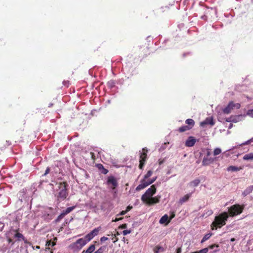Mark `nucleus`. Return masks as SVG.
<instances>
[{
  "instance_id": "c03bdc74",
  "label": "nucleus",
  "mask_w": 253,
  "mask_h": 253,
  "mask_svg": "<svg viewBox=\"0 0 253 253\" xmlns=\"http://www.w3.org/2000/svg\"><path fill=\"white\" fill-rule=\"evenodd\" d=\"M248 114L250 116L253 117V109L250 110L248 111Z\"/></svg>"
},
{
  "instance_id": "4be33fe9",
  "label": "nucleus",
  "mask_w": 253,
  "mask_h": 253,
  "mask_svg": "<svg viewBox=\"0 0 253 253\" xmlns=\"http://www.w3.org/2000/svg\"><path fill=\"white\" fill-rule=\"evenodd\" d=\"M101 229V227L100 226H99V227L94 229L90 233L92 235L93 237H94L98 234V233L100 231Z\"/></svg>"
},
{
  "instance_id": "5701e85b",
  "label": "nucleus",
  "mask_w": 253,
  "mask_h": 253,
  "mask_svg": "<svg viewBox=\"0 0 253 253\" xmlns=\"http://www.w3.org/2000/svg\"><path fill=\"white\" fill-rule=\"evenodd\" d=\"M185 123L187 124L189 127H191V129L195 125L194 121L192 119H188L186 120Z\"/></svg>"
},
{
  "instance_id": "bb28decb",
  "label": "nucleus",
  "mask_w": 253,
  "mask_h": 253,
  "mask_svg": "<svg viewBox=\"0 0 253 253\" xmlns=\"http://www.w3.org/2000/svg\"><path fill=\"white\" fill-rule=\"evenodd\" d=\"M164 251V249L161 246H157L154 249V253H159L160 252H163Z\"/></svg>"
},
{
  "instance_id": "b1692460",
  "label": "nucleus",
  "mask_w": 253,
  "mask_h": 253,
  "mask_svg": "<svg viewBox=\"0 0 253 253\" xmlns=\"http://www.w3.org/2000/svg\"><path fill=\"white\" fill-rule=\"evenodd\" d=\"M190 129H191V127H189L188 126H183L180 127L177 130L179 132H183Z\"/></svg>"
},
{
  "instance_id": "20e7f679",
  "label": "nucleus",
  "mask_w": 253,
  "mask_h": 253,
  "mask_svg": "<svg viewBox=\"0 0 253 253\" xmlns=\"http://www.w3.org/2000/svg\"><path fill=\"white\" fill-rule=\"evenodd\" d=\"M156 192V187L155 185H152L148 188L145 193L142 196L141 200L146 201L149 198L151 197Z\"/></svg>"
},
{
  "instance_id": "1a4fd4ad",
  "label": "nucleus",
  "mask_w": 253,
  "mask_h": 253,
  "mask_svg": "<svg viewBox=\"0 0 253 253\" xmlns=\"http://www.w3.org/2000/svg\"><path fill=\"white\" fill-rule=\"evenodd\" d=\"M107 184L108 185H111V189H115L118 185L117 179L113 176H109L107 178Z\"/></svg>"
},
{
  "instance_id": "ea45409f",
  "label": "nucleus",
  "mask_w": 253,
  "mask_h": 253,
  "mask_svg": "<svg viewBox=\"0 0 253 253\" xmlns=\"http://www.w3.org/2000/svg\"><path fill=\"white\" fill-rule=\"evenodd\" d=\"M131 233L130 230H125L123 231V234L125 236Z\"/></svg>"
},
{
  "instance_id": "6ab92c4d",
  "label": "nucleus",
  "mask_w": 253,
  "mask_h": 253,
  "mask_svg": "<svg viewBox=\"0 0 253 253\" xmlns=\"http://www.w3.org/2000/svg\"><path fill=\"white\" fill-rule=\"evenodd\" d=\"M95 245H91L86 250H84L82 253H92L95 251Z\"/></svg>"
},
{
  "instance_id": "f704fd0d",
  "label": "nucleus",
  "mask_w": 253,
  "mask_h": 253,
  "mask_svg": "<svg viewBox=\"0 0 253 253\" xmlns=\"http://www.w3.org/2000/svg\"><path fill=\"white\" fill-rule=\"evenodd\" d=\"M252 142H253V137L251 139H250L247 140V141L245 142L244 143H242L241 145H248Z\"/></svg>"
},
{
  "instance_id": "e433bc0d",
  "label": "nucleus",
  "mask_w": 253,
  "mask_h": 253,
  "mask_svg": "<svg viewBox=\"0 0 253 253\" xmlns=\"http://www.w3.org/2000/svg\"><path fill=\"white\" fill-rule=\"evenodd\" d=\"M90 155H91V158L92 160L93 161H95L96 160L97 158H96L95 155L94 154V153L93 152H90Z\"/></svg>"
},
{
  "instance_id": "ddd939ff",
  "label": "nucleus",
  "mask_w": 253,
  "mask_h": 253,
  "mask_svg": "<svg viewBox=\"0 0 253 253\" xmlns=\"http://www.w3.org/2000/svg\"><path fill=\"white\" fill-rule=\"evenodd\" d=\"M192 193H190L185 195L184 196L180 198L178 201L179 204L182 205L184 203L188 201Z\"/></svg>"
},
{
  "instance_id": "49530a36",
  "label": "nucleus",
  "mask_w": 253,
  "mask_h": 253,
  "mask_svg": "<svg viewBox=\"0 0 253 253\" xmlns=\"http://www.w3.org/2000/svg\"><path fill=\"white\" fill-rule=\"evenodd\" d=\"M49 171H50V168L48 167L46 168L43 175L45 176V175H47L49 172Z\"/></svg>"
},
{
  "instance_id": "7c9ffc66",
  "label": "nucleus",
  "mask_w": 253,
  "mask_h": 253,
  "mask_svg": "<svg viewBox=\"0 0 253 253\" xmlns=\"http://www.w3.org/2000/svg\"><path fill=\"white\" fill-rule=\"evenodd\" d=\"M153 174V171L151 170H149L147 171V173L144 175L143 179L147 180L148 178H149L152 174Z\"/></svg>"
},
{
  "instance_id": "a18cd8bd",
  "label": "nucleus",
  "mask_w": 253,
  "mask_h": 253,
  "mask_svg": "<svg viewBox=\"0 0 253 253\" xmlns=\"http://www.w3.org/2000/svg\"><path fill=\"white\" fill-rule=\"evenodd\" d=\"M157 177L153 178L151 180H148V182H150V185L154 182V181L156 180Z\"/></svg>"
},
{
  "instance_id": "39448f33",
  "label": "nucleus",
  "mask_w": 253,
  "mask_h": 253,
  "mask_svg": "<svg viewBox=\"0 0 253 253\" xmlns=\"http://www.w3.org/2000/svg\"><path fill=\"white\" fill-rule=\"evenodd\" d=\"M142 152L141 153L139 159V168L142 169L147 159V149L145 147L142 149Z\"/></svg>"
},
{
  "instance_id": "4468645a",
  "label": "nucleus",
  "mask_w": 253,
  "mask_h": 253,
  "mask_svg": "<svg viewBox=\"0 0 253 253\" xmlns=\"http://www.w3.org/2000/svg\"><path fill=\"white\" fill-rule=\"evenodd\" d=\"M214 161V159L211 157H205L202 161L203 166H208L212 163Z\"/></svg>"
},
{
  "instance_id": "c756f323",
  "label": "nucleus",
  "mask_w": 253,
  "mask_h": 253,
  "mask_svg": "<svg viewBox=\"0 0 253 253\" xmlns=\"http://www.w3.org/2000/svg\"><path fill=\"white\" fill-rule=\"evenodd\" d=\"M93 238V237L92 235L90 234V233H89L85 236L84 239H85L87 243L88 242L90 241Z\"/></svg>"
},
{
  "instance_id": "72a5a7b5",
  "label": "nucleus",
  "mask_w": 253,
  "mask_h": 253,
  "mask_svg": "<svg viewBox=\"0 0 253 253\" xmlns=\"http://www.w3.org/2000/svg\"><path fill=\"white\" fill-rule=\"evenodd\" d=\"M106 249V247L105 246H102L101 247H100L97 250V251L98 252V253H103L105 249Z\"/></svg>"
},
{
  "instance_id": "bf43d9fd",
  "label": "nucleus",
  "mask_w": 253,
  "mask_h": 253,
  "mask_svg": "<svg viewBox=\"0 0 253 253\" xmlns=\"http://www.w3.org/2000/svg\"><path fill=\"white\" fill-rule=\"evenodd\" d=\"M64 228V226L62 225V226L59 229V231H62Z\"/></svg>"
},
{
  "instance_id": "c9c22d12",
  "label": "nucleus",
  "mask_w": 253,
  "mask_h": 253,
  "mask_svg": "<svg viewBox=\"0 0 253 253\" xmlns=\"http://www.w3.org/2000/svg\"><path fill=\"white\" fill-rule=\"evenodd\" d=\"M111 236H112V240H113V243H116L119 240L118 238L117 237L116 235L112 234Z\"/></svg>"
},
{
  "instance_id": "a878e982",
  "label": "nucleus",
  "mask_w": 253,
  "mask_h": 253,
  "mask_svg": "<svg viewBox=\"0 0 253 253\" xmlns=\"http://www.w3.org/2000/svg\"><path fill=\"white\" fill-rule=\"evenodd\" d=\"M16 233H15V234L14 235V237L15 238H17V240L18 241H20L21 240H22V239H24V236L23 235V234H22L21 233H19L17 230H15V231Z\"/></svg>"
},
{
  "instance_id": "393cba45",
  "label": "nucleus",
  "mask_w": 253,
  "mask_h": 253,
  "mask_svg": "<svg viewBox=\"0 0 253 253\" xmlns=\"http://www.w3.org/2000/svg\"><path fill=\"white\" fill-rule=\"evenodd\" d=\"M244 160H253V153L246 154L243 157Z\"/></svg>"
},
{
  "instance_id": "69168bd1",
  "label": "nucleus",
  "mask_w": 253,
  "mask_h": 253,
  "mask_svg": "<svg viewBox=\"0 0 253 253\" xmlns=\"http://www.w3.org/2000/svg\"><path fill=\"white\" fill-rule=\"evenodd\" d=\"M232 124H230V127H232Z\"/></svg>"
},
{
  "instance_id": "412c9836",
  "label": "nucleus",
  "mask_w": 253,
  "mask_h": 253,
  "mask_svg": "<svg viewBox=\"0 0 253 253\" xmlns=\"http://www.w3.org/2000/svg\"><path fill=\"white\" fill-rule=\"evenodd\" d=\"M242 168L241 167H237L234 166H231L228 167L227 170L231 171H237L241 170Z\"/></svg>"
},
{
  "instance_id": "f03ea898",
  "label": "nucleus",
  "mask_w": 253,
  "mask_h": 253,
  "mask_svg": "<svg viewBox=\"0 0 253 253\" xmlns=\"http://www.w3.org/2000/svg\"><path fill=\"white\" fill-rule=\"evenodd\" d=\"M68 184L66 182H60L58 184V190H57L55 194L58 201L64 200L68 196Z\"/></svg>"
},
{
  "instance_id": "f3484780",
  "label": "nucleus",
  "mask_w": 253,
  "mask_h": 253,
  "mask_svg": "<svg viewBox=\"0 0 253 253\" xmlns=\"http://www.w3.org/2000/svg\"><path fill=\"white\" fill-rule=\"evenodd\" d=\"M96 167L104 174H106L108 172V170L105 169L104 166L101 164H96Z\"/></svg>"
},
{
  "instance_id": "c85d7f7f",
  "label": "nucleus",
  "mask_w": 253,
  "mask_h": 253,
  "mask_svg": "<svg viewBox=\"0 0 253 253\" xmlns=\"http://www.w3.org/2000/svg\"><path fill=\"white\" fill-rule=\"evenodd\" d=\"M200 182V180H199L198 179H195L190 182V185L193 186L194 187H196L199 185Z\"/></svg>"
},
{
  "instance_id": "79ce46f5",
  "label": "nucleus",
  "mask_w": 253,
  "mask_h": 253,
  "mask_svg": "<svg viewBox=\"0 0 253 253\" xmlns=\"http://www.w3.org/2000/svg\"><path fill=\"white\" fill-rule=\"evenodd\" d=\"M226 121L228 122H236V121L234 119H232V117L228 118L226 119Z\"/></svg>"
},
{
  "instance_id": "cd10ccee",
  "label": "nucleus",
  "mask_w": 253,
  "mask_h": 253,
  "mask_svg": "<svg viewBox=\"0 0 253 253\" xmlns=\"http://www.w3.org/2000/svg\"><path fill=\"white\" fill-rule=\"evenodd\" d=\"M212 234L211 233H208L206 234L204 237L203 238L201 243H203L207 241V240L209 239L210 237L212 236Z\"/></svg>"
},
{
  "instance_id": "6e6552de",
  "label": "nucleus",
  "mask_w": 253,
  "mask_h": 253,
  "mask_svg": "<svg viewBox=\"0 0 253 253\" xmlns=\"http://www.w3.org/2000/svg\"><path fill=\"white\" fill-rule=\"evenodd\" d=\"M87 243L85 239L83 238H80L76 241V242L72 244V247L73 248L80 250L84 246H85Z\"/></svg>"
},
{
  "instance_id": "a19ab883",
  "label": "nucleus",
  "mask_w": 253,
  "mask_h": 253,
  "mask_svg": "<svg viewBox=\"0 0 253 253\" xmlns=\"http://www.w3.org/2000/svg\"><path fill=\"white\" fill-rule=\"evenodd\" d=\"M127 212H128V210L123 211L119 214H118L117 216H119L120 215H125Z\"/></svg>"
},
{
  "instance_id": "5fc2aeb1",
  "label": "nucleus",
  "mask_w": 253,
  "mask_h": 253,
  "mask_svg": "<svg viewBox=\"0 0 253 253\" xmlns=\"http://www.w3.org/2000/svg\"><path fill=\"white\" fill-rule=\"evenodd\" d=\"M174 216H175V214H174V213H172V214L170 216V217H169V218L170 220L171 219H172V218L174 217Z\"/></svg>"
},
{
  "instance_id": "052dcab7",
  "label": "nucleus",
  "mask_w": 253,
  "mask_h": 253,
  "mask_svg": "<svg viewBox=\"0 0 253 253\" xmlns=\"http://www.w3.org/2000/svg\"><path fill=\"white\" fill-rule=\"evenodd\" d=\"M235 240V238H233L231 239V241L233 242Z\"/></svg>"
},
{
  "instance_id": "dca6fc26",
  "label": "nucleus",
  "mask_w": 253,
  "mask_h": 253,
  "mask_svg": "<svg viewBox=\"0 0 253 253\" xmlns=\"http://www.w3.org/2000/svg\"><path fill=\"white\" fill-rule=\"evenodd\" d=\"M205 125H210L211 126H213L214 122L212 118H207L204 122L201 123V125L204 126Z\"/></svg>"
},
{
  "instance_id": "f257e3e1",
  "label": "nucleus",
  "mask_w": 253,
  "mask_h": 253,
  "mask_svg": "<svg viewBox=\"0 0 253 253\" xmlns=\"http://www.w3.org/2000/svg\"><path fill=\"white\" fill-rule=\"evenodd\" d=\"M229 215L226 212H223L218 215L216 216L214 220L211 224V229L213 230L221 228L226 224V221L228 218Z\"/></svg>"
},
{
  "instance_id": "aec40b11",
  "label": "nucleus",
  "mask_w": 253,
  "mask_h": 253,
  "mask_svg": "<svg viewBox=\"0 0 253 253\" xmlns=\"http://www.w3.org/2000/svg\"><path fill=\"white\" fill-rule=\"evenodd\" d=\"M42 217L44 220L49 221L52 219V215L44 211L43 213Z\"/></svg>"
},
{
  "instance_id": "4d7b16f0",
  "label": "nucleus",
  "mask_w": 253,
  "mask_h": 253,
  "mask_svg": "<svg viewBox=\"0 0 253 253\" xmlns=\"http://www.w3.org/2000/svg\"><path fill=\"white\" fill-rule=\"evenodd\" d=\"M211 155V152L210 151H208L207 153V157H209Z\"/></svg>"
},
{
  "instance_id": "9d476101",
  "label": "nucleus",
  "mask_w": 253,
  "mask_h": 253,
  "mask_svg": "<svg viewBox=\"0 0 253 253\" xmlns=\"http://www.w3.org/2000/svg\"><path fill=\"white\" fill-rule=\"evenodd\" d=\"M161 197L160 196H157L154 197H150L146 201H143V202L149 205H152L153 204H157L160 202V199Z\"/></svg>"
},
{
  "instance_id": "37998d69",
  "label": "nucleus",
  "mask_w": 253,
  "mask_h": 253,
  "mask_svg": "<svg viewBox=\"0 0 253 253\" xmlns=\"http://www.w3.org/2000/svg\"><path fill=\"white\" fill-rule=\"evenodd\" d=\"M108 238L105 236H103L100 238V242L101 243L104 242L108 240Z\"/></svg>"
},
{
  "instance_id": "473e14b6",
  "label": "nucleus",
  "mask_w": 253,
  "mask_h": 253,
  "mask_svg": "<svg viewBox=\"0 0 253 253\" xmlns=\"http://www.w3.org/2000/svg\"><path fill=\"white\" fill-rule=\"evenodd\" d=\"M221 153V150L220 148H217L214 150L213 154L214 156L218 155Z\"/></svg>"
},
{
  "instance_id": "2f4dec72",
  "label": "nucleus",
  "mask_w": 253,
  "mask_h": 253,
  "mask_svg": "<svg viewBox=\"0 0 253 253\" xmlns=\"http://www.w3.org/2000/svg\"><path fill=\"white\" fill-rule=\"evenodd\" d=\"M55 245V243L51 242V240L47 241L46 244V246L47 247V248L49 249L50 246H54Z\"/></svg>"
},
{
  "instance_id": "423d86ee",
  "label": "nucleus",
  "mask_w": 253,
  "mask_h": 253,
  "mask_svg": "<svg viewBox=\"0 0 253 253\" xmlns=\"http://www.w3.org/2000/svg\"><path fill=\"white\" fill-rule=\"evenodd\" d=\"M241 105L239 103H235L233 101H230L228 105L223 109L224 113L228 114L231 112V111L234 108L239 109Z\"/></svg>"
},
{
  "instance_id": "680f3d73",
  "label": "nucleus",
  "mask_w": 253,
  "mask_h": 253,
  "mask_svg": "<svg viewBox=\"0 0 253 253\" xmlns=\"http://www.w3.org/2000/svg\"><path fill=\"white\" fill-rule=\"evenodd\" d=\"M115 235H116V236L119 235H120V233L118 232H117V233Z\"/></svg>"
},
{
  "instance_id": "3c124183",
  "label": "nucleus",
  "mask_w": 253,
  "mask_h": 253,
  "mask_svg": "<svg viewBox=\"0 0 253 253\" xmlns=\"http://www.w3.org/2000/svg\"><path fill=\"white\" fill-rule=\"evenodd\" d=\"M176 253H181V248H178L176 249Z\"/></svg>"
},
{
  "instance_id": "7ed1b4c3",
  "label": "nucleus",
  "mask_w": 253,
  "mask_h": 253,
  "mask_svg": "<svg viewBox=\"0 0 253 253\" xmlns=\"http://www.w3.org/2000/svg\"><path fill=\"white\" fill-rule=\"evenodd\" d=\"M245 208L244 205L235 204L228 208V213L231 217H234L242 213Z\"/></svg>"
},
{
  "instance_id": "6e6d98bb",
  "label": "nucleus",
  "mask_w": 253,
  "mask_h": 253,
  "mask_svg": "<svg viewBox=\"0 0 253 253\" xmlns=\"http://www.w3.org/2000/svg\"><path fill=\"white\" fill-rule=\"evenodd\" d=\"M68 223V220L66 219L65 220L64 222L63 223L62 226H65Z\"/></svg>"
},
{
  "instance_id": "4c0bfd02",
  "label": "nucleus",
  "mask_w": 253,
  "mask_h": 253,
  "mask_svg": "<svg viewBox=\"0 0 253 253\" xmlns=\"http://www.w3.org/2000/svg\"><path fill=\"white\" fill-rule=\"evenodd\" d=\"M215 247L218 248L219 247L218 245H217V244L211 245L209 246L208 248H209V249H213Z\"/></svg>"
},
{
  "instance_id": "0e129e2a",
  "label": "nucleus",
  "mask_w": 253,
  "mask_h": 253,
  "mask_svg": "<svg viewBox=\"0 0 253 253\" xmlns=\"http://www.w3.org/2000/svg\"><path fill=\"white\" fill-rule=\"evenodd\" d=\"M37 248L39 249L40 247L39 246H37Z\"/></svg>"
},
{
  "instance_id": "603ef678",
  "label": "nucleus",
  "mask_w": 253,
  "mask_h": 253,
  "mask_svg": "<svg viewBox=\"0 0 253 253\" xmlns=\"http://www.w3.org/2000/svg\"><path fill=\"white\" fill-rule=\"evenodd\" d=\"M64 85L68 86L69 84V82L68 81H64L63 82Z\"/></svg>"
},
{
  "instance_id": "58836bf2",
  "label": "nucleus",
  "mask_w": 253,
  "mask_h": 253,
  "mask_svg": "<svg viewBox=\"0 0 253 253\" xmlns=\"http://www.w3.org/2000/svg\"><path fill=\"white\" fill-rule=\"evenodd\" d=\"M127 227V224L125 223L119 226V229H126Z\"/></svg>"
},
{
  "instance_id": "864d4df0",
  "label": "nucleus",
  "mask_w": 253,
  "mask_h": 253,
  "mask_svg": "<svg viewBox=\"0 0 253 253\" xmlns=\"http://www.w3.org/2000/svg\"><path fill=\"white\" fill-rule=\"evenodd\" d=\"M8 243H12V245H13V244H14V242L12 241V240L11 239H10V238H9V239H8Z\"/></svg>"
},
{
  "instance_id": "338daca9",
  "label": "nucleus",
  "mask_w": 253,
  "mask_h": 253,
  "mask_svg": "<svg viewBox=\"0 0 253 253\" xmlns=\"http://www.w3.org/2000/svg\"><path fill=\"white\" fill-rule=\"evenodd\" d=\"M232 124H230V127H232Z\"/></svg>"
},
{
  "instance_id": "0eeeda50",
  "label": "nucleus",
  "mask_w": 253,
  "mask_h": 253,
  "mask_svg": "<svg viewBox=\"0 0 253 253\" xmlns=\"http://www.w3.org/2000/svg\"><path fill=\"white\" fill-rule=\"evenodd\" d=\"M75 208V206L67 208L65 210L63 211L57 217V218L54 220V222L55 223L59 222L62 218L64 217L66 215L71 212Z\"/></svg>"
},
{
  "instance_id": "13d9d810",
  "label": "nucleus",
  "mask_w": 253,
  "mask_h": 253,
  "mask_svg": "<svg viewBox=\"0 0 253 253\" xmlns=\"http://www.w3.org/2000/svg\"><path fill=\"white\" fill-rule=\"evenodd\" d=\"M131 207H130V206H128L127 208H126V210H128V211L131 209Z\"/></svg>"
},
{
  "instance_id": "e2e57ef3",
  "label": "nucleus",
  "mask_w": 253,
  "mask_h": 253,
  "mask_svg": "<svg viewBox=\"0 0 253 253\" xmlns=\"http://www.w3.org/2000/svg\"><path fill=\"white\" fill-rule=\"evenodd\" d=\"M217 251H218V250H214V252H217Z\"/></svg>"
},
{
  "instance_id": "2eb2a0df",
  "label": "nucleus",
  "mask_w": 253,
  "mask_h": 253,
  "mask_svg": "<svg viewBox=\"0 0 253 253\" xmlns=\"http://www.w3.org/2000/svg\"><path fill=\"white\" fill-rule=\"evenodd\" d=\"M170 220L169 219V216L167 214H165L161 218L159 222L161 224L166 223V224H168L170 222Z\"/></svg>"
},
{
  "instance_id": "9b49d317",
  "label": "nucleus",
  "mask_w": 253,
  "mask_h": 253,
  "mask_svg": "<svg viewBox=\"0 0 253 253\" xmlns=\"http://www.w3.org/2000/svg\"><path fill=\"white\" fill-rule=\"evenodd\" d=\"M150 185V182H148V180H146L143 179L140 181V184H139L136 188L135 190L137 191H140L142 189H144Z\"/></svg>"
},
{
  "instance_id": "de8ad7c7",
  "label": "nucleus",
  "mask_w": 253,
  "mask_h": 253,
  "mask_svg": "<svg viewBox=\"0 0 253 253\" xmlns=\"http://www.w3.org/2000/svg\"><path fill=\"white\" fill-rule=\"evenodd\" d=\"M123 218V217H120V218H116L114 220H113V222H117L120 220H122Z\"/></svg>"
},
{
  "instance_id": "8fccbe9b",
  "label": "nucleus",
  "mask_w": 253,
  "mask_h": 253,
  "mask_svg": "<svg viewBox=\"0 0 253 253\" xmlns=\"http://www.w3.org/2000/svg\"><path fill=\"white\" fill-rule=\"evenodd\" d=\"M22 240L24 241V242L25 243V244H30L31 245V243L28 241V240L27 239H26L25 238V237L24 238V239H22Z\"/></svg>"
},
{
  "instance_id": "f8f14e48",
  "label": "nucleus",
  "mask_w": 253,
  "mask_h": 253,
  "mask_svg": "<svg viewBox=\"0 0 253 253\" xmlns=\"http://www.w3.org/2000/svg\"><path fill=\"white\" fill-rule=\"evenodd\" d=\"M196 139L193 136H189L185 141V145L186 147H192L196 142Z\"/></svg>"
},
{
  "instance_id": "a211bd4d",
  "label": "nucleus",
  "mask_w": 253,
  "mask_h": 253,
  "mask_svg": "<svg viewBox=\"0 0 253 253\" xmlns=\"http://www.w3.org/2000/svg\"><path fill=\"white\" fill-rule=\"evenodd\" d=\"M253 191V185L248 187L242 193L244 196H246L250 194Z\"/></svg>"
},
{
  "instance_id": "09e8293b",
  "label": "nucleus",
  "mask_w": 253,
  "mask_h": 253,
  "mask_svg": "<svg viewBox=\"0 0 253 253\" xmlns=\"http://www.w3.org/2000/svg\"><path fill=\"white\" fill-rule=\"evenodd\" d=\"M169 9V8L167 6H166L165 8L164 7H162L161 8V11L164 12L166 10H168Z\"/></svg>"
}]
</instances>
